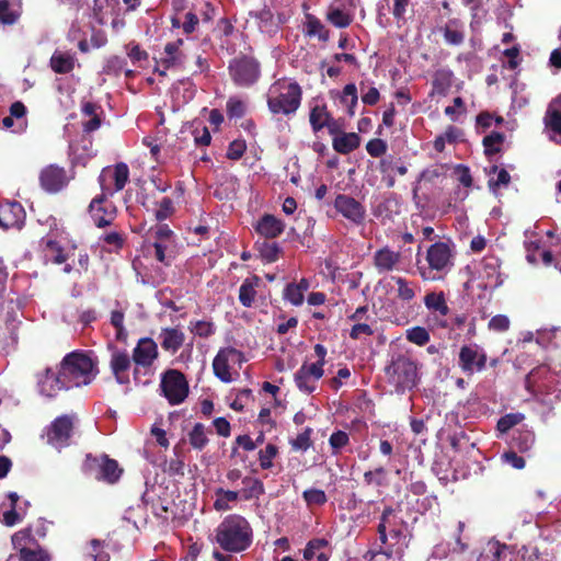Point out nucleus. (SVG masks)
<instances>
[{
    "label": "nucleus",
    "mask_w": 561,
    "mask_h": 561,
    "mask_svg": "<svg viewBox=\"0 0 561 561\" xmlns=\"http://www.w3.org/2000/svg\"><path fill=\"white\" fill-rule=\"evenodd\" d=\"M216 542L227 552H242L253 541V530L245 517L239 514L226 516L216 528Z\"/></svg>",
    "instance_id": "nucleus-1"
},
{
    "label": "nucleus",
    "mask_w": 561,
    "mask_h": 561,
    "mask_svg": "<svg viewBox=\"0 0 561 561\" xmlns=\"http://www.w3.org/2000/svg\"><path fill=\"white\" fill-rule=\"evenodd\" d=\"M302 89L298 82L280 78L271 84L267 92V107L271 113L289 116L299 108Z\"/></svg>",
    "instance_id": "nucleus-2"
},
{
    "label": "nucleus",
    "mask_w": 561,
    "mask_h": 561,
    "mask_svg": "<svg viewBox=\"0 0 561 561\" xmlns=\"http://www.w3.org/2000/svg\"><path fill=\"white\" fill-rule=\"evenodd\" d=\"M59 367L71 388L91 383L99 373L96 363L81 351L68 353Z\"/></svg>",
    "instance_id": "nucleus-3"
},
{
    "label": "nucleus",
    "mask_w": 561,
    "mask_h": 561,
    "mask_svg": "<svg viewBox=\"0 0 561 561\" xmlns=\"http://www.w3.org/2000/svg\"><path fill=\"white\" fill-rule=\"evenodd\" d=\"M561 386V371H556L547 364L533 368L525 378V388L531 393L550 394Z\"/></svg>",
    "instance_id": "nucleus-4"
},
{
    "label": "nucleus",
    "mask_w": 561,
    "mask_h": 561,
    "mask_svg": "<svg viewBox=\"0 0 561 561\" xmlns=\"http://www.w3.org/2000/svg\"><path fill=\"white\" fill-rule=\"evenodd\" d=\"M228 71L237 87L249 88L259 81L261 65L254 57L240 55L230 60Z\"/></svg>",
    "instance_id": "nucleus-5"
},
{
    "label": "nucleus",
    "mask_w": 561,
    "mask_h": 561,
    "mask_svg": "<svg viewBox=\"0 0 561 561\" xmlns=\"http://www.w3.org/2000/svg\"><path fill=\"white\" fill-rule=\"evenodd\" d=\"M386 374L389 382L394 386L398 392L412 389L417 380V367L415 363L407 356H399L386 367Z\"/></svg>",
    "instance_id": "nucleus-6"
},
{
    "label": "nucleus",
    "mask_w": 561,
    "mask_h": 561,
    "mask_svg": "<svg viewBox=\"0 0 561 561\" xmlns=\"http://www.w3.org/2000/svg\"><path fill=\"white\" fill-rule=\"evenodd\" d=\"M453 249L448 242L437 241L433 243L426 252V261L428 263V271L420 268V275L424 280L435 279L431 276L430 272H448L453 265Z\"/></svg>",
    "instance_id": "nucleus-7"
},
{
    "label": "nucleus",
    "mask_w": 561,
    "mask_h": 561,
    "mask_svg": "<svg viewBox=\"0 0 561 561\" xmlns=\"http://www.w3.org/2000/svg\"><path fill=\"white\" fill-rule=\"evenodd\" d=\"M76 421V414L57 416L45 430L47 444L58 450L68 447L73 435Z\"/></svg>",
    "instance_id": "nucleus-8"
},
{
    "label": "nucleus",
    "mask_w": 561,
    "mask_h": 561,
    "mask_svg": "<svg viewBox=\"0 0 561 561\" xmlns=\"http://www.w3.org/2000/svg\"><path fill=\"white\" fill-rule=\"evenodd\" d=\"M128 179L129 169L124 162L103 168L98 179L102 191L100 195L113 196L125 187Z\"/></svg>",
    "instance_id": "nucleus-9"
},
{
    "label": "nucleus",
    "mask_w": 561,
    "mask_h": 561,
    "mask_svg": "<svg viewBox=\"0 0 561 561\" xmlns=\"http://www.w3.org/2000/svg\"><path fill=\"white\" fill-rule=\"evenodd\" d=\"M160 386L164 397L172 405L182 403L188 396V382L184 374L176 369L167 370Z\"/></svg>",
    "instance_id": "nucleus-10"
},
{
    "label": "nucleus",
    "mask_w": 561,
    "mask_h": 561,
    "mask_svg": "<svg viewBox=\"0 0 561 561\" xmlns=\"http://www.w3.org/2000/svg\"><path fill=\"white\" fill-rule=\"evenodd\" d=\"M85 470L94 473L95 479L113 484L118 481L123 473L118 462L115 459L104 455L101 458L87 456Z\"/></svg>",
    "instance_id": "nucleus-11"
},
{
    "label": "nucleus",
    "mask_w": 561,
    "mask_h": 561,
    "mask_svg": "<svg viewBox=\"0 0 561 561\" xmlns=\"http://www.w3.org/2000/svg\"><path fill=\"white\" fill-rule=\"evenodd\" d=\"M486 354L477 344L463 345L459 351L458 365L466 375L482 371L486 367Z\"/></svg>",
    "instance_id": "nucleus-12"
},
{
    "label": "nucleus",
    "mask_w": 561,
    "mask_h": 561,
    "mask_svg": "<svg viewBox=\"0 0 561 561\" xmlns=\"http://www.w3.org/2000/svg\"><path fill=\"white\" fill-rule=\"evenodd\" d=\"M333 206L335 210L353 225L359 226L364 222L366 217L365 206L346 194H337Z\"/></svg>",
    "instance_id": "nucleus-13"
},
{
    "label": "nucleus",
    "mask_w": 561,
    "mask_h": 561,
    "mask_svg": "<svg viewBox=\"0 0 561 561\" xmlns=\"http://www.w3.org/2000/svg\"><path fill=\"white\" fill-rule=\"evenodd\" d=\"M89 214L98 228H105L115 220L116 207L107 196L98 195L89 205Z\"/></svg>",
    "instance_id": "nucleus-14"
},
{
    "label": "nucleus",
    "mask_w": 561,
    "mask_h": 561,
    "mask_svg": "<svg viewBox=\"0 0 561 561\" xmlns=\"http://www.w3.org/2000/svg\"><path fill=\"white\" fill-rule=\"evenodd\" d=\"M37 386L39 393L47 398H55L59 391L71 389L60 367L57 373L49 367L46 368L37 376Z\"/></svg>",
    "instance_id": "nucleus-15"
},
{
    "label": "nucleus",
    "mask_w": 561,
    "mask_h": 561,
    "mask_svg": "<svg viewBox=\"0 0 561 561\" xmlns=\"http://www.w3.org/2000/svg\"><path fill=\"white\" fill-rule=\"evenodd\" d=\"M69 183L67 171L57 164H49L39 173L41 187L50 194L60 192Z\"/></svg>",
    "instance_id": "nucleus-16"
},
{
    "label": "nucleus",
    "mask_w": 561,
    "mask_h": 561,
    "mask_svg": "<svg viewBox=\"0 0 561 561\" xmlns=\"http://www.w3.org/2000/svg\"><path fill=\"white\" fill-rule=\"evenodd\" d=\"M26 213L19 202L5 201L0 204V227L3 229H22L25 224Z\"/></svg>",
    "instance_id": "nucleus-17"
},
{
    "label": "nucleus",
    "mask_w": 561,
    "mask_h": 561,
    "mask_svg": "<svg viewBox=\"0 0 561 561\" xmlns=\"http://www.w3.org/2000/svg\"><path fill=\"white\" fill-rule=\"evenodd\" d=\"M243 354L234 347H225L219 350L213 360L214 375L222 382H231L229 360L242 362Z\"/></svg>",
    "instance_id": "nucleus-18"
},
{
    "label": "nucleus",
    "mask_w": 561,
    "mask_h": 561,
    "mask_svg": "<svg viewBox=\"0 0 561 561\" xmlns=\"http://www.w3.org/2000/svg\"><path fill=\"white\" fill-rule=\"evenodd\" d=\"M323 375L324 369L304 363L295 373L294 381L299 391L311 394L317 389L318 381Z\"/></svg>",
    "instance_id": "nucleus-19"
},
{
    "label": "nucleus",
    "mask_w": 561,
    "mask_h": 561,
    "mask_svg": "<svg viewBox=\"0 0 561 561\" xmlns=\"http://www.w3.org/2000/svg\"><path fill=\"white\" fill-rule=\"evenodd\" d=\"M183 43V39H178L165 45V57L162 58V61L167 68H175L188 72L191 54L180 48Z\"/></svg>",
    "instance_id": "nucleus-20"
},
{
    "label": "nucleus",
    "mask_w": 561,
    "mask_h": 561,
    "mask_svg": "<svg viewBox=\"0 0 561 561\" xmlns=\"http://www.w3.org/2000/svg\"><path fill=\"white\" fill-rule=\"evenodd\" d=\"M378 170L382 175V180L388 188H391L396 184L394 174L403 176L408 172V168L402 163L401 158L393 156H387L381 158L379 161Z\"/></svg>",
    "instance_id": "nucleus-21"
},
{
    "label": "nucleus",
    "mask_w": 561,
    "mask_h": 561,
    "mask_svg": "<svg viewBox=\"0 0 561 561\" xmlns=\"http://www.w3.org/2000/svg\"><path fill=\"white\" fill-rule=\"evenodd\" d=\"M401 261V253L391 250L388 245L374 253L373 262L379 274L389 273L397 268Z\"/></svg>",
    "instance_id": "nucleus-22"
},
{
    "label": "nucleus",
    "mask_w": 561,
    "mask_h": 561,
    "mask_svg": "<svg viewBox=\"0 0 561 561\" xmlns=\"http://www.w3.org/2000/svg\"><path fill=\"white\" fill-rule=\"evenodd\" d=\"M254 228L260 236L275 239L284 232L285 224L274 215L265 214L257 220Z\"/></svg>",
    "instance_id": "nucleus-23"
},
{
    "label": "nucleus",
    "mask_w": 561,
    "mask_h": 561,
    "mask_svg": "<svg viewBox=\"0 0 561 561\" xmlns=\"http://www.w3.org/2000/svg\"><path fill=\"white\" fill-rule=\"evenodd\" d=\"M111 368L119 383L129 381L130 359L125 351H115L112 354Z\"/></svg>",
    "instance_id": "nucleus-24"
},
{
    "label": "nucleus",
    "mask_w": 561,
    "mask_h": 561,
    "mask_svg": "<svg viewBox=\"0 0 561 561\" xmlns=\"http://www.w3.org/2000/svg\"><path fill=\"white\" fill-rule=\"evenodd\" d=\"M161 346L164 351L172 354L176 353L183 345L185 335L175 328H165L161 331Z\"/></svg>",
    "instance_id": "nucleus-25"
},
{
    "label": "nucleus",
    "mask_w": 561,
    "mask_h": 561,
    "mask_svg": "<svg viewBox=\"0 0 561 561\" xmlns=\"http://www.w3.org/2000/svg\"><path fill=\"white\" fill-rule=\"evenodd\" d=\"M76 58L72 54L67 51L56 50L50 57V68L58 75H66L73 70Z\"/></svg>",
    "instance_id": "nucleus-26"
},
{
    "label": "nucleus",
    "mask_w": 561,
    "mask_h": 561,
    "mask_svg": "<svg viewBox=\"0 0 561 561\" xmlns=\"http://www.w3.org/2000/svg\"><path fill=\"white\" fill-rule=\"evenodd\" d=\"M360 145V137L356 133H342L332 140L333 149L341 154H348Z\"/></svg>",
    "instance_id": "nucleus-27"
},
{
    "label": "nucleus",
    "mask_w": 561,
    "mask_h": 561,
    "mask_svg": "<svg viewBox=\"0 0 561 561\" xmlns=\"http://www.w3.org/2000/svg\"><path fill=\"white\" fill-rule=\"evenodd\" d=\"M535 444L534 433L526 428H518L513 433L511 448L519 453H527Z\"/></svg>",
    "instance_id": "nucleus-28"
},
{
    "label": "nucleus",
    "mask_w": 561,
    "mask_h": 561,
    "mask_svg": "<svg viewBox=\"0 0 561 561\" xmlns=\"http://www.w3.org/2000/svg\"><path fill=\"white\" fill-rule=\"evenodd\" d=\"M41 245L46 261H50L58 265L67 261V255L65 254L62 247L56 240L42 239Z\"/></svg>",
    "instance_id": "nucleus-29"
},
{
    "label": "nucleus",
    "mask_w": 561,
    "mask_h": 561,
    "mask_svg": "<svg viewBox=\"0 0 561 561\" xmlns=\"http://www.w3.org/2000/svg\"><path fill=\"white\" fill-rule=\"evenodd\" d=\"M305 26L307 36H317L321 42H328L330 39V31L322 24V22L313 14H305Z\"/></svg>",
    "instance_id": "nucleus-30"
},
{
    "label": "nucleus",
    "mask_w": 561,
    "mask_h": 561,
    "mask_svg": "<svg viewBox=\"0 0 561 561\" xmlns=\"http://www.w3.org/2000/svg\"><path fill=\"white\" fill-rule=\"evenodd\" d=\"M244 488L240 491V497L244 501L260 499L265 493L263 482L257 478L244 477L242 478Z\"/></svg>",
    "instance_id": "nucleus-31"
},
{
    "label": "nucleus",
    "mask_w": 561,
    "mask_h": 561,
    "mask_svg": "<svg viewBox=\"0 0 561 561\" xmlns=\"http://www.w3.org/2000/svg\"><path fill=\"white\" fill-rule=\"evenodd\" d=\"M328 545V540L322 538L310 540L304 550V558L306 560L317 559L318 561H328L329 554L324 552Z\"/></svg>",
    "instance_id": "nucleus-32"
},
{
    "label": "nucleus",
    "mask_w": 561,
    "mask_h": 561,
    "mask_svg": "<svg viewBox=\"0 0 561 561\" xmlns=\"http://www.w3.org/2000/svg\"><path fill=\"white\" fill-rule=\"evenodd\" d=\"M325 19L337 28L348 27L353 22V15L351 13L345 12L343 9L334 4H331L328 8Z\"/></svg>",
    "instance_id": "nucleus-33"
},
{
    "label": "nucleus",
    "mask_w": 561,
    "mask_h": 561,
    "mask_svg": "<svg viewBox=\"0 0 561 561\" xmlns=\"http://www.w3.org/2000/svg\"><path fill=\"white\" fill-rule=\"evenodd\" d=\"M440 31L445 42L449 45L458 46L465 41V33L456 20H450Z\"/></svg>",
    "instance_id": "nucleus-34"
},
{
    "label": "nucleus",
    "mask_w": 561,
    "mask_h": 561,
    "mask_svg": "<svg viewBox=\"0 0 561 561\" xmlns=\"http://www.w3.org/2000/svg\"><path fill=\"white\" fill-rule=\"evenodd\" d=\"M424 305L428 310L438 312L440 316H447L449 313V307L443 291L427 293L424 297Z\"/></svg>",
    "instance_id": "nucleus-35"
},
{
    "label": "nucleus",
    "mask_w": 561,
    "mask_h": 561,
    "mask_svg": "<svg viewBox=\"0 0 561 561\" xmlns=\"http://www.w3.org/2000/svg\"><path fill=\"white\" fill-rule=\"evenodd\" d=\"M259 277L254 276L252 279L247 278L243 280L239 288V301L243 307L250 308L255 299Z\"/></svg>",
    "instance_id": "nucleus-36"
},
{
    "label": "nucleus",
    "mask_w": 561,
    "mask_h": 561,
    "mask_svg": "<svg viewBox=\"0 0 561 561\" xmlns=\"http://www.w3.org/2000/svg\"><path fill=\"white\" fill-rule=\"evenodd\" d=\"M331 114L325 105H316L310 110L309 122L313 133L320 131L328 125Z\"/></svg>",
    "instance_id": "nucleus-37"
},
{
    "label": "nucleus",
    "mask_w": 561,
    "mask_h": 561,
    "mask_svg": "<svg viewBox=\"0 0 561 561\" xmlns=\"http://www.w3.org/2000/svg\"><path fill=\"white\" fill-rule=\"evenodd\" d=\"M505 141V135L501 131H492L486 135L482 145L484 147V154L490 158L502 150V145Z\"/></svg>",
    "instance_id": "nucleus-38"
},
{
    "label": "nucleus",
    "mask_w": 561,
    "mask_h": 561,
    "mask_svg": "<svg viewBox=\"0 0 561 561\" xmlns=\"http://www.w3.org/2000/svg\"><path fill=\"white\" fill-rule=\"evenodd\" d=\"M308 289V283L302 279L299 284H288L284 290V298L294 306H300L304 302V294Z\"/></svg>",
    "instance_id": "nucleus-39"
},
{
    "label": "nucleus",
    "mask_w": 561,
    "mask_h": 561,
    "mask_svg": "<svg viewBox=\"0 0 561 561\" xmlns=\"http://www.w3.org/2000/svg\"><path fill=\"white\" fill-rule=\"evenodd\" d=\"M188 443L196 449L202 450L208 444V437L204 424L196 423L188 433Z\"/></svg>",
    "instance_id": "nucleus-40"
},
{
    "label": "nucleus",
    "mask_w": 561,
    "mask_h": 561,
    "mask_svg": "<svg viewBox=\"0 0 561 561\" xmlns=\"http://www.w3.org/2000/svg\"><path fill=\"white\" fill-rule=\"evenodd\" d=\"M255 247L260 253V256L263 261L267 263H272L278 260L280 253V247L276 242L263 241L256 242Z\"/></svg>",
    "instance_id": "nucleus-41"
},
{
    "label": "nucleus",
    "mask_w": 561,
    "mask_h": 561,
    "mask_svg": "<svg viewBox=\"0 0 561 561\" xmlns=\"http://www.w3.org/2000/svg\"><path fill=\"white\" fill-rule=\"evenodd\" d=\"M216 495L217 499L214 502V507L216 511L221 512L230 508L228 503L236 502L240 496V492L219 488L216 490Z\"/></svg>",
    "instance_id": "nucleus-42"
},
{
    "label": "nucleus",
    "mask_w": 561,
    "mask_h": 561,
    "mask_svg": "<svg viewBox=\"0 0 561 561\" xmlns=\"http://www.w3.org/2000/svg\"><path fill=\"white\" fill-rule=\"evenodd\" d=\"M11 542L13 549L18 551V554L21 553V549H28L26 545L36 543V539L32 535L31 527L23 528L11 537Z\"/></svg>",
    "instance_id": "nucleus-43"
},
{
    "label": "nucleus",
    "mask_w": 561,
    "mask_h": 561,
    "mask_svg": "<svg viewBox=\"0 0 561 561\" xmlns=\"http://www.w3.org/2000/svg\"><path fill=\"white\" fill-rule=\"evenodd\" d=\"M341 102L347 106L348 115L353 116L358 102L357 88L354 83H348L343 88Z\"/></svg>",
    "instance_id": "nucleus-44"
},
{
    "label": "nucleus",
    "mask_w": 561,
    "mask_h": 561,
    "mask_svg": "<svg viewBox=\"0 0 561 561\" xmlns=\"http://www.w3.org/2000/svg\"><path fill=\"white\" fill-rule=\"evenodd\" d=\"M403 524L404 520L398 516L396 510L392 506H386L380 515V520L377 527H381L383 525V528L388 531L391 528Z\"/></svg>",
    "instance_id": "nucleus-45"
},
{
    "label": "nucleus",
    "mask_w": 561,
    "mask_h": 561,
    "mask_svg": "<svg viewBox=\"0 0 561 561\" xmlns=\"http://www.w3.org/2000/svg\"><path fill=\"white\" fill-rule=\"evenodd\" d=\"M18 557L19 561H51L50 553L41 546L36 549H21Z\"/></svg>",
    "instance_id": "nucleus-46"
},
{
    "label": "nucleus",
    "mask_w": 561,
    "mask_h": 561,
    "mask_svg": "<svg viewBox=\"0 0 561 561\" xmlns=\"http://www.w3.org/2000/svg\"><path fill=\"white\" fill-rule=\"evenodd\" d=\"M491 173H497V178L488 181L490 191L495 193L501 186H508L511 183V175L505 169H499L497 165H493L489 171V174Z\"/></svg>",
    "instance_id": "nucleus-47"
},
{
    "label": "nucleus",
    "mask_w": 561,
    "mask_h": 561,
    "mask_svg": "<svg viewBox=\"0 0 561 561\" xmlns=\"http://www.w3.org/2000/svg\"><path fill=\"white\" fill-rule=\"evenodd\" d=\"M432 84L436 93L446 94L451 84V72L448 70L436 71Z\"/></svg>",
    "instance_id": "nucleus-48"
},
{
    "label": "nucleus",
    "mask_w": 561,
    "mask_h": 561,
    "mask_svg": "<svg viewBox=\"0 0 561 561\" xmlns=\"http://www.w3.org/2000/svg\"><path fill=\"white\" fill-rule=\"evenodd\" d=\"M525 419L522 413H507L500 417L496 424V430L505 434L511 431L514 426L518 425Z\"/></svg>",
    "instance_id": "nucleus-49"
},
{
    "label": "nucleus",
    "mask_w": 561,
    "mask_h": 561,
    "mask_svg": "<svg viewBox=\"0 0 561 561\" xmlns=\"http://www.w3.org/2000/svg\"><path fill=\"white\" fill-rule=\"evenodd\" d=\"M430 333L423 327H413L407 330V340L419 346H424L430 342Z\"/></svg>",
    "instance_id": "nucleus-50"
},
{
    "label": "nucleus",
    "mask_w": 561,
    "mask_h": 561,
    "mask_svg": "<svg viewBox=\"0 0 561 561\" xmlns=\"http://www.w3.org/2000/svg\"><path fill=\"white\" fill-rule=\"evenodd\" d=\"M312 428L307 427L305 431L297 435L296 438L289 440V444L295 451H306L312 445L311 440Z\"/></svg>",
    "instance_id": "nucleus-51"
},
{
    "label": "nucleus",
    "mask_w": 561,
    "mask_h": 561,
    "mask_svg": "<svg viewBox=\"0 0 561 561\" xmlns=\"http://www.w3.org/2000/svg\"><path fill=\"white\" fill-rule=\"evenodd\" d=\"M158 357V346L150 337H142V367L150 366Z\"/></svg>",
    "instance_id": "nucleus-52"
},
{
    "label": "nucleus",
    "mask_w": 561,
    "mask_h": 561,
    "mask_svg": "<svg viewBox=\"0 0 561 561\" xmlns=\"http://www.w3.org/2000/svg\"><path fill=\"white\" fill-rule=\"evenodd\" d=\"M124 313L121 310H113L111 313V324L115 328V337L117 341L126 343L127 332L123 325Z\"/></svg>",
    "instance_id": "nucleus-53"
},
{
    "label": "nucleus",
    "mask_w": 561,
    "mask_h": 561,
    "mask_svg": "<svg viewBox=\"0 0 561 561\" xmlns=\"http://www.w3.org/2000/svg\"><path fill=\"white\" fill-rule=\"evenodd\" d=\"M393 556L392 547L389 548H374L367 550L363 554L365 561H389Z\"/></svg>",
    "instance_id": "nucleus-54"
},
{
    "label": "nucleus",
    "mask_w": 561,
    "mask_h": 561,
    "mask_svg": "<svg viewBox=\"0 0 561 561\" xmlns=\"http://www.w3.org/2000/svg\"><path fill=\"white\" fill-rule=\"evenodd\" d=\"M20 13L10 8L9 0H0V22L4 25H12L18 22Z\"/></svg>",
    "instance_id": "nucleus-55"
},
{
    "label": "nucleus",
    "mask_w": 561,
    "mask_h": 561,
    "mask_svg": "<svg viewBox=\"0 0 561 561\" xmlns=\"http://www.w3.org/2000/svg\"><path fill=\"white\" fill-rule=\"evenodd\" d=\"M106 72L114 75L124 72L127 79L135 76V71L126 69V61L119 57H113L107 61Z\"/></svg>",
    "instance_id": "nucleus-56"
},
{
    "label": "nucleus",
    "mask_w": 561,
    "mask_h": 561,
    "mask_svg": "<svg viewBox=\"0 0 561 561\" xmlns=\"http://www.w3.org/2000/svg\"><path fill=\"white\" fill-rule=\"evenodd\" d=\"M545 125L548 129L561 136V114L550 105L545 115Z\"/></svg>",
    "instance_id": "nucleus-57"
},
{
    "label": "nucleus",
    "mask_w": 561,
    "mask_h": 561,
    "mask_svg": "<svg viewBox=\"0 0 561 561\" xmlns=\"http://www.w3.org/2000/svg\"><path fill=\"white\" fill-rule=\"evenodd\" d=\"M350 443L348 434L344 431L333 432L329 438V444L332 448V454H340L341 449Z\"/></svg>",
    "instance_id": "nucleus-58"
},
{
    "label": "nucleus",
    "mask_w": 561,
    "mask_h": 561,
    "mask_svg": "<svg viewBox=\"0 0 561 561\" xmlns=\"http://www.w3.org/2000/svg\"><path fill=\"white\" fill-rule=\"evenodd\" d=\"M191 62H190V69L188 73L191 76H196L201 73H205L209 71V64L206 58H204L202 55L194 54L190 55Z\"/></svg>",
    "instance_id": "nucleus-59"
},
{
    "label": "nucleus",
    "mask_w": 561,
    "mask_h": 561,
    "mask_svg": "<svg viewBox=\"0 0 561 561\" xmlns=\"http://www.w3.org/2000/svg\"><path fill=\"white\" fill-rule=\"evenodd\" d=\"M247 150V142L244 139L239 138L231 141L228 146L226 157L229 160H240Z\"/></svg>",
    "instance_id": "nucleus-60"
},
{
    "label": "nucleus",
    "mask_w": 561,
    "mask_h": 561,
    "mask_svg": "<svg viewBox=\"0 0 561 561\" xmlns=\"http://www.w3.org/2000/svg\"><path fill=\"white\" fill-rule=\"evenodd\" d=\"M302 497L306 503L310 505L321 506L327 503L328 497L323 490L320 489H308L304 491Z\"/></svg>",
    "instance_id": "nucleus-61"
},
{
    "label": "nucleus",
    "mask_w": 561,
    "mask_h": 561,
    "mask_svg": "<svg viewBox=\"0 0 561 561\" xmlns=\"http://www.w3.org/2000/svg\"><path fill=\"white\" fill-rule=\"evenodd\" d=\"M278 448L268 444L264 449L259 451V461L262 469L266 470L273 467V458L277 455Z\"/></svg>",
    "instance_id": "nucleus-62"
},
{
    "label": "nucleus",
    "mask_w": 561,
    "mask_h": 561,
    "mask_svg": "<svg viewBox=\"0 0 561 561\" xmlns=\"http://www.w3.org/2000/svg\"><path fill=\"white\" fill-rule=\"evenodd\" d=\"M191 331L199 337H209L215 333V325L210 321L198 320L191 322Z\"/></svg>",
    "instance_id": "nucleus-63"
},
{
    "label": "nucleus",
    "mask_w": 561,
    "mask_h": 561,
    "mask_svg": "<svg viewBox=\"0 0 561 561\" xmlns=\"http://www.w3.org/2000/svg\"><path fill=\"white\" fill-rule=\"evenodd\" d=\"M386 469L378 467L375 470H369L364 473V482L367 485L375 484L376 486H382L385 484Z\"/></svg>",
    "instance_id": "nucleus-64"
}]
</instances>
